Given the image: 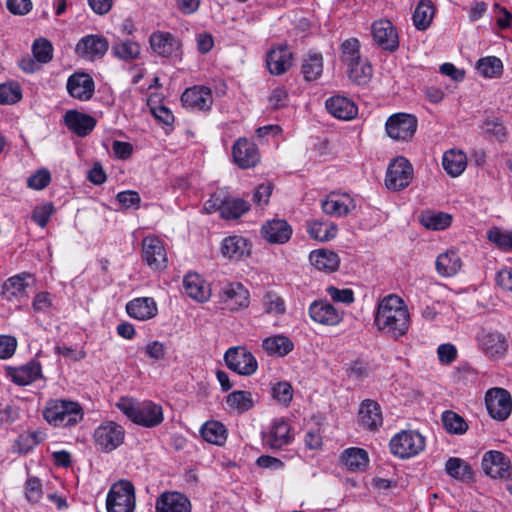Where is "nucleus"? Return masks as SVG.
I'll use <instances>...</instances> for the list:
<instances>
[{
	"label": "nucleus",
	"instance_id": "53",
	"mask_svg": "<svg viewBox=\"0 0 512 512\" xmlns=\"http://www.w3.org/2000/svg\"><path fill=\"white\" fill-rule=\"evenodd\" d=\"M113 54L122 60H133L140 56V45L132 40L119 41L112 47Z\"/></svg>",
	"mask_w": 512,
	"mask_h": 512
},
{
	"label": "nucleus",
	"instance_id": "64",
	"mask_svg": "<svg viewBox=\"0 0 512 512\" xmlns=\"http://www.w3.org/2000/svg\"><path fill=\"white\" fill-rule=\"evenodd\" d=\"M53 305V296L48 292H40L34 297L32 306L35 312L47 313Z\"/></svg>",
	"mask_w": 512,
	"mask_h": 512
},
{
	"label": "nucleus",
	"instance_id": "36",
	"mask_svg": "<svg viewBox=\"0 0 512 512\" xmlns=\"http://www.w3.org/2000/svg\"><path fill=\"white\" fill-rule=\"evenodd\" d=\"M262 348L269 356L284 357L294 349V343L288 336L276 334L264 338Z\"/></svg>",
	"mask_w": 512,
	"mask_h": 512
},
{
	"label": "nucleus",
	"instance_id": "13",
	"mask_svg": "<svg viewBox=\"0 0 512 512\" xmlns=\"http://www.w3.org/2000/svg\"><path fill=\"white\" fill-rule=\"evenodd\" d=\"M219 302L231 312L244 310L249 307L250 293L242 283L230 282L221 288Z\"/></svg>",
	"mask_w": 512,
	"mask_h": 512
},
{
	"label": "nucleus",
	"instance_id": "38",
	"mask_svg": "<svg viewBox=\"0 0 512 512\" xmlns=\"http://www.w3.org/2000/svg\"><path fill=\"white\" fill-rule=\"evenodd\" d=\"M291 441L290 427L284 419L271 422L267 432V442L272 448H281Z\"/></svg>",
	"mask_w": 512,
	"mask_h": 512
},
{
	"label": "nucleus",
	"instance_id": "3",
	"mask_svg": "<svg viewBox=\"0 0 512 512\" xmlns=\"http://www.w3.org/2000/svg\"><path fill=\"white\" fill-rule=\"evenodd\" d=\"M45 420L55 427L74 426L84 416L83 409L78 402L65 399H51L43 410Z\"/></svg>",
	"mask_w": 512,
	"mask_h": 512
},
{
	"label": "nucleus",
	"instance_id": "7",
	"mask_svg": "<svg viewBox=\"0 0 512 512\" xmlns=\"http://www.w3.org/2000/svg\"><path fill=\"white\" fill-rule=\"evenodd\" d=\"M413 167L405 157H396L387 168L385 185L391 191H400L409 186L413 178Z\"/></svg>",
	"mask_w": 512,
	"mask_h": 512
},
{
	"label": "nucleus",
	"instance_id": "48",
	"mask_svg": "<svg viewBox=\"0 0 512 512\" xmlns=\"http://www.w3.org/2000/svg\"><path fill=\"white\" fill-rule=\"evenodd\" d=\"M441 421L447 433L452 435H463L468 430L466 420L458 413L452 410H446L442 413Z\"/></svg>",
	"mask_w": 512,
	"mask_h": 512
},
{
	"label": "nucleus",
	"instance_id": "6",
	"mask_svg": "<svg viewBox=\"0 0 512 512\" xmlns=\"http://www.w3.org/2000/svg\"><path fill=\"white\" fill-rule=\"evenodd\" d=\"M418 127L417 118L408 113H395L385 123L387 135L394 141L408 142L415 135Z\"/></svg>",
	"mask_w": 512,
	"mask_h": 512
},
{
	"label": "nucleus",
	"instance_id": "47",
	"mask_svg": "<svg viewBox=\"0 0 512 512\" xmlns=\"http://www.w3.org/2000/svg\"><path fill=\"white\" fill-rule=\"evenodd\" d=\"M346 72L349 79L358 85L367 84L373 75L372 66L363 58L352 66H346Z\"/></svg>",
	"mask_w": 512,
	"mask_h": 512
},
{
	"label": "nucleus",
	"instance_id": "24",
	"mask_svg": "<svg viewBox=\"0 0 512 512\" xmlns=\"http://www.w3.org/2000/svg\"><path fill=\"white\" fill-rule=\"evenodd\" d=\"M183 105L194 110H208L213 104V95L210 88L193 86L184 91L181 96Z\"/></svg>",
	"mask_w": 512,
	"mask_h": 512
},
{
	"label": "nucleus",
	"instance_id": "1",
	"mask_svg": "<svg viewBox=\"0 0 512 512\" xmlns=\"http://www.w3.org/2000/svg\"><path fill=\"white\" fill-rule=\"evenodd\" d=\"M411 317L407 304L396 294L383 297L375 310L374 326L383 335L398 340L410 328Z\"/></svg>",
	"mask_w": 512,
	"mask_h": 512
},
{
	"label": "nucleus",
	"instance_id": "17",
	"mask_svg": "<svg viewBox=\"0 0 512 512\" xmlns=\"http://www.w3.org/2000/svg\"><path fill=\"white\" fill-rule=\"evenodd\" d=\"M372 35L375 42L384 50L395 51L399 47L398 33L389 20L375 21L372 24Z\"/></svg>",
	"mask_w": 512,
	"mask_h": 512
},
{
	"label": "nucleus",
	"instance_id": "16",
	"mask_svg": "<svg viewBox=\"0 0 512 512\" xmlns=\"http://www.w3.org/2000/svg\"><path fill=\"white\" fill-rule=\"evenodd\" d=\"M293 64V54L287 45L272 47L266 55V66L272 75H282Z\"/></svg>",
	"mask_w": 512,
	"mask_h": 512
},
{
	"label": "nucleus",
	"instance_id": "30",
	"mask_svg": "<svg viewBox=\"0 0 512 512\" xmlns=\"http://www.w3.org/2000/svg\"><path fill=\"white\" fill-rule=\"evenodd\" d=\"M482 468L488 476L502 478L508 473L510 462L503 453L492 450L484 454Z\"/></svg>",
	"mask_w": 512,
	"mask_h": 512
},
{
	"label": "nucleus",
	"instance_id": "14",
	"mask_svg": "<svg viewBox=\"0 0 512 512\" xmlns=\"http://www.w3.org/2000/svg\"><path fill=\"white\" fill-rule=\"evenodd\" d=\"M310 318L324 326H336L343 320V313L327 300H315L308 309Z\"/></svg>",
	"mask_w": 512,
	"mask_h": 512
},
{
	"label": "nucleus",
	"instance_id": "56",
	"mask_svg": "<svg viewBox=\"0 0 512 512\" xmlns=\"http://www.w3.org/2000/svg\"><path fill=\"white\" fill-rule=\"evenodd\" d=\"M271 394L279 404L288 406L293 398V388L287 381H280L272 385Z\"/></svg>",
	"mask_w": 512,
	"mask_h": 512
},
{
	"label": "nucleus",
	"instance_id": "52",
	"mask_svg": "<svg viewBox=\"0 0 512 512\" xmlns=\"http://www.w3.org/2000/svg\"><path fill=\"white\" fill-rule=\"evenodd\" d=\"M23 97L21 85L13 80L0 83V104L14 105Z\"/></svg>",
	"mask_w": 512,
	"mask_h": 512
},
{
	"label": "nucleus",
	"instance_id": "31",
	"mask_svg": "<svg viewBox=\"0 0 512 512\" xmlns=\"http://www.w3.org/2000/svg\"><path fill=\"white\" fill-rule=\"evenodd\" d=\"M7 376L17 385L26 386L42 376L41 365L32 361L20 367L7 368Z\"/></svg>",
	"mask_w": 512,
	"mask_h": 512
},
{
	"label": "nucleus",
	"instance_id": "19",
	"mask_svg": "<svg viewBox=\"0 0 512 512\" xmlns=\"http://www.w3.org/2000/svg\"><path fill=\"white\" fill-rule=\"evenodd\" d=\"M356 208L355 200L347 193L332 192L322 201L324 213L342 217Z\"/></svg>",
	"mask_w": 512,
	"mask_h": 512
},
{
	"label": "nucleus",
	"instance_id": "26",
	"mask_svg": "<svg viewBox=\"0 0 512 512\" xmlns=\"http://www.w3.org/2000/svg\"><path fill=\"white\" fill-rule=\"evenodd\" d=\"M108 50V42L99 35H87L76 44V53L89 60L102 57Z\"/></svg>",
	"mask_w": 512,
	"mask_h": 512
},
{
	"label": "nucleus",
	"instance_id": "62",
	"mask_svg": "<svg viewBox=\"0 0 512 512\" xmlns=\"http://www.w3.org/2000/svg\"><path fill=\"white\" fill-rule=\"evenodd\" d=\"M458 351L454 344L452 343H444L438 346L437 348V356L438 360L441 364H451L457 358Z\"/></svg>",
	"mask_w": 512,
	"mask_h": 512
},
{
	"label": "nucleus",
	"instance_id": "63",
	"mask_svg": "<svg viewBox=\"0 0 512 512\" xmlns=\"http://www.w3.org/2000/svg\"><path fill=\"white\" fill-rule=\"evenodd\" d=\"M117 201L124 209L135 208L140 206V196L136 191L128 190L117 194Z\"/></svg>",
	"mask_w": 512,
	"mask_h": 512
},
{
	"label": "nucleus",
	"instance_id": "58",
	"mask_svg": "<svg viewBox=\"0 0 512 512\" xmlns=\"http://www.w3.org/2000/svg\"><path fill=\"white\" fill-rule=\"evenodd\" d=\"M54 212L52 203L46 202L34 207L32 212V220L41 228L46 227L51 215Z\"/></svg>",
	"mask_w": 512,
	"mask_h": 512
},
{
	"label": "nucleus",
	"instance_id": "21",
	"mask_svg": "<svg viewBox=\"0 0 512 512\" xmlns=\"http://www.w3.org/2000/svg\"><path fill=\"white\" fill-rule=\"evenodd\" d=\"M126 312L138 321H148L158 314V305L153 297H137L127 302Z\"/></svg>",
	"mask_w": 512,
	"mask_h": 512
},
{
	"label": "nucleus",
	"instance_id": "20",
	"mask_svg": "<svg viewBox=\"0 0 512 512\" xmlns=\"http://www.w3.org/2000/svg\"><path fill=\"white\" fill-rule=\"evenodd\" d=\"M292 227L283 219L266 221L261 227V236L271 244H284L292 236Z\"/></svg>",
	"mask_w": 512,
	"mask_h": 512
},
{
	"label": "nucleus",
	"instance_id": "37",
	"mask_svg": "<svg viewBox=\"0 0 512 512\" xmlns=\"http://www.w3.org/2000/svg\"><path fill=\"white\" fill-rule=\"evenodd\" d=\"M442 166L449 176L458 177L467 167V156L458 149L447 150L442 157Z\"/></svg>",
	"mask_w": 512,
	"mask_h": 512
},
{
	"label": "nucleus",
	"instance_id": "59",
	"mask_svg": "<svg viewBox=\"0 0 512 512\" xmlns=\"http://www.w3.org/2000/svg\"><path fill=\"white\" fill-rule=\"evenodd\" d=\"M32 51L34 57L41 63H47L52 59V45L45 39L36 40L33 44Z\"/></svg>",
	"mask_w": 512,
	"mask_h": 512
},
{
	"label": "nucleus",
	"instance_id": "32",
	"mask_svg": "<svg viewBox=\"0 0 512 512\" xmlns=\"http://www.w3.org/2000/svg\"><path fill=\"white\" fill-rule=\"evenodd\" d=\"M64 122L69 130L81 137L91 133L96 126V120L92 116L76 110L67 111Z\"/></svg>",
	"mask_w": 512,
	"mask_h": 512
},
{
	"label": "nucleus",
	"instance_id": "55",
	"mask_svg": "<svg viewBox=\"0 0 512 512\" xmlns=\"http://www.w3.org/2000/svg\"><path fill=\"white\" fill-rule=\"evenodd\" d=\"M265 313L273 316H281L286 312L284 299L275 292H267L263 297Z\"/></svg>",
	"mask_w": 512,
	"mask_h": 512
},
{
	"label": "nucleus",
	"instance_id": "51",
	"mask_svg": "<svg viewBox=\"0 0 512 512\" xmlns=\"http://www.w3.org/2000/svg\"><path fill=\"white\" fill-rule=\"evenodd\" d=\"M249 207V203L243 199L227 197L220 215L227 220L237 219L245 214Z\"/></svg>",
	"mask_w": 512,
	"mask_h": 512
},
{
	"label": "nucleus",
	"instance_id": "44",
	"mask_svg": "<svg viewBox=\"0 0 512 512\" xmlns=\"http://www.w3.org/2000/svg\"><path fill=\"white\" fill-rule=\"evenodd\" d=\"M30 281H32V275L28 273L10 277L4 283L3 293L8 299L21 297L25 294Z\"/></svg>",
	"mask_w": 512,
	"mask_h": 512
},
{
	"label": "nucleus",
	"instance_id": "28",
	"mask_svg": "<svg viewBox=\"0 0 512 512\" xmlns=\"http://www.w3.org/2000/svg\"><path fill=\"white\" fill-rule=\"evenodd\" d=\"M358 423L368 430H376L383 423L380 405L374 400H364L359 407Z\"/></svg>",
	"mask_w": 512,
	"mask_h": 512
},
{
	"label": "nucleus",
	"instance_id": "54",
	"mask_svg": "<svg viewBox=\"0 0 512 512\" xmlns=\"http://www.w3.org/2000/svg\"><path fill=\"white\" fill-rule=\"evenodd\" d=\"M362 59L360 56V43L356 38L345 40L341 45V61L345 66H352L358 60Z\"/></svg>",
	"mask_w": 512,
	"mask_h": 512
},
{
	"label": "nucleus",
	"instance_id": "34",
	"mask_svg": "<svg viewBox=\"0 0 512 512\" xmlns=\"http://www.w3.org/2000/svg\"><path fill=\"white\" fill-rule=\"evenodd\" d=\"M461 268L462 260L454 249H448L440 253L435 260L436 272L441 277H453L458 274Z\"/></svg>",
	"mask_w": 512,
	"mask_h": 512
},
{
	"label": "nucleus",
	"instance_id": "4",
	"mask_svg": "<svg viewBox=\"0 0 512 512\" xmlns=\"http://www.w3.org/2000/svg\"><path fill=\"white\" fill-rule=\"evenodd\" d=\"M136 506L135 488L128 480L114 483L106 497L107 512H134Z\"/></svg>",
	"mask_w": 512,
	"mask_h": 512
},
{
	"label": "nucleus",
	"instance_id": "39",
	"mask_svg": "<svg viewBox=\"0 0 512 512\" xmlns=\"http://www.w3.org/2000/svg\"><path fill=\"white\" fill-rule=\"evenodd\" d=\"M307 232L312 239L326 242L336 237L338 227L330 221L313 220L307 223Z\"/></svg>",
	"mask_w": 512,
	"mask_h": 512
},
{
	"label": "nucleus",
	"instance_id": "45",
	"mask_svg": "<svg viewBox=\"0 0 512 512\" xmlns=\"http://www.w3.org/2000/svg\"><path fill=\"white\" fill-rule=\"evenodd\" d=\"M487 239L503 252H512V230L493 226L486 232Z\"/></svg>",
	"mask_w": 512,
	"mask_h": 512
},
{
	"label": "nucleus",
	"instance_id": "60",
	"mask_svg": "<svg viewBox=\"0 0 512 512\" xmlns=\"http://www.w3.org/2000/svg\"><path fill=\"white\" fill-rule=\"evenodd\" d=\"M50 181V172L47 169H39L27 179V185L33 190H42Z\"/></svg>",
	"mask_w": 512,
	"mask_h": 512
},
{
	"label": "nucleus",
	"instance_id": "49",
	"mask_svg": "<svg viewBox=\"0 0 512 512\" xmlns=\"http://www.w3.org/2000/svg\"><path fill=\"white\" fill-rule=\"evenodd\" d=\"M446 473L457 480L466 481L472 478V470L466 461L458 457H451L445 464Z\"/></svg>",
	"mask_w": 512,
	"mask_h": 512
},
{
	"label": "nucleus",
	"instance_id": "41",
	"mask_svg": "<svg viewBox=\"0 0 512 512\" xmlns=\"http://www.w3.org/2000/svg\"><path fill=\"white\" fill-rule=\"evenodd\" d=\"M301 73L305 81H315L323 73V56L318 52H309L302 61Z\"/></svg>",
	"mask_w": 512,
	"mask_h": 512
},
{
	"label": "nucleus",
	"instance_id": "23",
	"mask_svg": "<svg viewBox=\"0 0 512 512\" xmlns=\"http://www.w3.org/2000/svg\"><path fill=\"white\" fill-rule=\"evenodd\" d=\"M151 49L162 57H176L180 50V41L169 32L157 31L150 35Z\"/></svg>",
	"mask_w": 512,
	"mask_h": 512
},
{
	"label": "nucleus",
	"instance_id": "15",
	"mask_svg": "<svg viewBox=\"0 0 512 512\" xmlns=\"http://www.w3.org/2000/svg\"><path fill=\"white\" fill-rule=\"evenodd\" d=\"M184 293L198 303L210 300L212 291L210 284L198 273L188 272L182 281Z\"/></svg>",
	"mask_w": 512,
	"mask_h": 512
},
{
	"label": "nucleus",
	"instance_id": "46",
	"mask_svg": "<svg viewBox=\"0 0 512 512\" xmlns=\"http://www.w3.org/2000/svg\"><path fill=\"white\" fill-rule=\"evenodd\" d=\"M434 15V5L428 0L420 1L413 14V23L418 30H426L431 25Z\"/></svg>",
	"mask_w": 512,
	"mask_h": 512
},
{
	"label": "nucleus",
	"instance_id": "29",
	"mask_svg": "<svg viewBox=\"0 0 512 512\" xmlns=\"http://www.w3.org/2000/svg\"><path fill=\"white\" fill-rule=\"evenodd\" d=\"M221 253L230 260H241L251 253V243L244 237L233 235L223 239Z\"/></svg>",
	"mask_w": 512,
	"mask_h": 512
},
{
	"label": "nucleus",
	"instance_id": "61",
	"mask_svg": "<svg viewBox=\"0 0 512 512\" xmlns=\"http://www.w3.org/2000/svg\"><path fill=\"white\" fill-rule=\"evenodd\" d=\"M326 292L334 302L343 304H351L354 302V292L352 289H339L334 286H329L326 288Z\"/></svg>",
	"mask_w": 512,
	"mask_h": 512
},
{
	"label": "nucleus",
	"instance_id": "27",
	"mask_svg": "<svg viewBox=\"0 0 512 512\" xmlns=\"http://www.w3.org/2000/svg\"><path fill=\"white\" fill-rule=\"evenodd\" d=\"M67 91L69 95L80 101L89 100L94 93V81L86 73H74L67 80Z\"/></svg>",
	"mask_w": 512,
	"mask_h": 512
},
{
	"label": "nucleus",
	"instance_id": "35",
	"mask_svg": "<svg viewBox=\"0 0 512 512\" xmlns=\"http://www.w3.org/2000/svg\"><path fill=\"white\" fill-rule=\"evenodd\" d=\"M309 261L315 269L326 273L335 272L340 265L338 254L328 249L313 250L309 255Z\"/></svg>",
	"mask_w": 512,
	"mask_h": 512
},
{
	"label": "nucleus",
	"instance_id": "22",
	"mask_svg": "<svg viewBox=\"0 0 512 512\" xmlns=\"http://www.w3.org/2000/svg\"><path fill=\"white\" fill-rule=\"evenodd\" d=\"M234 162L243 169L255 166L259 161V152L255 143L245 138L238 139L233 145Z\"/></svg>",
	"mask_w": 512,
	"mask_h": 512
},
{
	"label": "nucleus",
	"instance_id": "50",
	"mask_svg": "<svg viewBox=\"0 0 512 512\" xmlns=\"http://www.w3.org/2000/svg\"><path fill=\"white\" fill-rule=\"evenodd\" d=\"M476 69L484 78H498L503 72V64L499 58L487 56L478 60Z\"/></svg>",
	"mask_w": 512,
	"mask_h": 512
},
{
	"label": "nucleus",
	"instance_id": "18",
	"mask_svg": "<svg viewBox=\"0 0 512 512\" xmlns=\"http://www.w3.org/2000/svg\"><path fill=\"white\" fill-rule=\"evenodd\" d=\"M189 498L177 491H166L159 495L155 504V512H191Z\"/></svg>",
	"mask_w": 512,
	"mask_h": 512
},
{
	"label": "nucleus",
	"instance_id": "2",
	"mask_svg": "<svg viewBox=\"0 0 512 512\" xmlns=\"http://www.w3.org/2000/svg\"><path fill=\"white\" fill-rule=\"evenodd\" d=\"M116 407L130 421L145 428L156 427L164 420L162 406L150 400L138 401L130 397H121Z\"/></svg>",
	"mask_w": 512,
	"mask_h": 512
},
{
	"label": "nucleus",
	"instance_id": "43",
	"mask_svg": "<svg viewBox=\"0 0 512 512\" xmlns=\"http://www.w3.org/2000/svg\"><path fill=\"white\" fill-rule=\"evenodd\" d=\"M256 400L249 391L236 390L229 393L226 397V404L229 410L243 413L251 409Z\"/></svg>",
	"mask_w": 512,
	"mask_h": 512
},
{
	"label": "nucleus",
	"instance_id": "5",
	"mask_svg": "<svg viewBox=\"0 0 512 512\" xmlns=\"http://www.w3.org/2000/svg\"><path fill=\"white\" fill-rule=\"evenodd\" d=\"M391 453L401 459L419 455L425 448V438L415 430H402L389 443Z\"/></svg>",
	"mask_w": 512,
	"mask_h": 512
},
{
	"label": "nucleus",
	"instance_id": "10",
	"mask_svg": "<svg viewBox=\"0 0 512 512\" xmlns=\"http://www.w3.org/2000/svg\"><path fill=\"white\" fill-rule=\"evenodd\" d=\"M479 349L490 359L502 358L509 347L508 338L496 331L482 328L476 336Z\"/></svg>",
	"mask_w": 512,
	"mask_h": 512
},
{
	"label": "nucleus",
	"instance_id": "57",
	"mask_svg": "<svg viewBox=\"0 0 512 512\" xmlns=\"http://www.w3.org/2000/svg\"><path fill=\"white\" fill-rule=\"evenodd\" d=\"M25 497L30 503H38L43 496L41 480L34 476H29L25 482Z\"/></svg>",
	"mask_w": 512,
	"mask_h": 512
},
{
	"label": "nucleus",
	"instance_id": "8",
	"mask_svg": "<svg viewBox=\"0 0 512 512\" xmlns=\"http://www.w3.org/2000/svg\"><path fill=\"white\" fill-rule=\"evenodd\" d=\"M226 366L233 372L242 375H253L258 369L255 356L245 347H230L224 354Z\"/></svg>",
	"mask_w": 512,
	"mask_h": 512
},
{
	"label": "nucleus",
	"instance_id": "11",
	"mask_svg": "<svg viewBox=\"0 0 512 512\" xmlns=\"http://www.w3.org/2000/svg\"><path fill=\"white\" fill-rule=\"evenodd\" d=\"M124 438V428L113 421L103 422L93 433L95 445L104 452H111L118 448L124 442Z\"/></svg>",
	"mask_w": 512,
	"mask_h": 512
},
{
	"label": "nucleus",
	"instance_id": "33",
	"mask_svg": "<svg viewBox=\"0 0 512 512\" xmlns=\"http://www.w3.org/2000/svg\"><path fill=\"white\" fill-rule=\"evenodd\" d=\"M341 465L350 472H364L369 465V455L366 450L358 447L345 449L340 456Z\"/></svg>",
	"mask_w": 512,
	"mask_h": 512
},
{
	"label": "nucleus",
	"instance_id": "25",
	"mask_svg": "<svg viewBox=\"0 0 512 512\" xmlns=\"http://www.w3.org/2000/svg\"><path fill=\"white\" fill-rule=\"evenodd\" d=\"M325 106L333 117L344 121H349L358 114L356 103L352 99L342 95H335L328 98L325 102Z\"/></svg>",
	"mask_w": 512,
	"mask_h": 512
},
{
	"label": "nucleus",
	"instance_id": "9",
	"mask_svg": "<svg viewBox=\"0 0 512 512\" xmlns=\"http://www.w3.org/2000/svg\"><path fill=\"white\" fill-rule=\"evenodd\" d=\"M142 260L155 271L163 270L168 264V255L164 242L155 235L143 238L141 244Z\"/></svg>",
	"mask_w": 512,
	"mask_h": 512
},
{
	"label": "nucleus",
	"instance_id": "42",
	"mask_svg": "<svg viewBox=\"0 0 512 512\" xmlns=\"http://www.w3.org/2000/svg\"><path fill=\"white\" fill-rule=\"evenodd\" d=\"M420 223L429 230H445L452 224V215L445 212L429 210L421 214Z\"/></svg>",
	"mask_w": 512,
	"mask_h": 512
},
{
	"label": "nucleus",
	"instance_id": "40",
	"mask_svg": "<svg viewBox=\"0 0 512 512\" xmlns=\"http://www.w3.org/2000/svg\"><path fill=\"white\" fill-rule=\"evenodd\" d=\"M200 433L205 441L217 446L224 445L228 436L224 424L215 420L205 422L200 429Z\"/></svg>",
	"mask_w": 512,
	"mask_h": 512
},
{
	"label": "nucleus",
	"instance_id": "12",
	"mask_svg": "<svg viewBox=\"0 0 512 512\" xmlns=\"http://www.w3.org/2000/svg\"><path fill=\"white\" fill-rule=\"evenodd\" d=\"M485 405L491 418L503 421L512 412V397L506 389L490 388L485 394Z\"/></svg>",
	"mask_w": 512,
	"mask_h": 512
}]
</instances>
